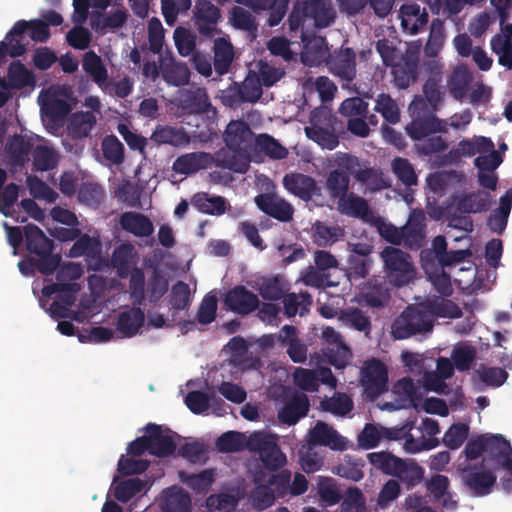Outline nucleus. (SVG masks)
<instances>
[{
	"instance_id": "23",
	"label": "nucleus",
	"mask_w": 512,
	"mask_h": 512,
	"mask_svg": "<svg viewBox=\"0 0 512 512\" xmlns=\"http://www.w3.org/2000/svg\"><path fill=\"white\" fill-rule=\"evenodd\" d=\"M184 401L189 410L197 415L202 414L214 405H217L214 408L216 415L221 416L226 413L223 400L216 397L215 394L210 396L202 391L193 390L187 393Z\"/></svg>"
},
{
	"instance_id": "16",
	"label": "nucleus",
	"mask_w": 512,
	"mask_h": 512,
	"mask_svg": "<svg viewBox=\"0 0 512 512\" xmlns=\"http://www.w3.org/2000/svg\"><path fill=\"white\" fill-rule=\"evenodd\" d=\"M309 444L312 446H325L335 451L347 449V441L333 427L323 421L316 422L309 432Z\"/></svg>"
},
{
	"instance_id": "29",
	"label": "nucleus",
	"mask_w": 512,
	"mask_h": 512,
	"mask_svg": "<svg viewBox=\"0 0 512 512\" xmlns=\"http://www.w3.org/2000/svg\"><path fill=\"white\" fill-rule=\"evenodd\" d=\"M120 225L125 231L137 237H148L154 232L152 221L146 215L137 212L123 213Z\"/></svg>"
},
{
	"instance_id": "53",
	"label": "nucleus",
	"mask_w": 512,
	"mask_h": 512,
	"mask_svg": "<svg viewBox=\"0 0 512 512\" xmlns=\"http://www.w3.org/2000/svg\"><path fill=\"white\" fill-rule=\"evenodd\" d=\"M146 487V481L140 478H130L119 482L114 488V497L122 503L141 493Z\"/></svg>"
},
{
	"instance_id": "62",
	"label": "nucleus",
	"mask_w": 512,
	"mask_h": 512,
	"mask_svg": "<svg viewBox=\"0 0 512 512\" xmlns=\"http://www.w3.org/2000/svg\"><path fill=\"white\" fill-rule=\"evenodd\" d=\"M190 287L183 281H177L171 288L169 303L174 310H184L190 304Z\"/></svg>"
},
{
	"instance_id": "49",
	"label": "nucleus",
	"mask_w": 512,
	"mask_h": 512,
	"mask_svg": "<svg viewBox=\"0 0 512 512\" xmlns=\"http://www.w3.org/2000/svg\"><path fill=\"white\" fill-rule=\"evenodd\" d=\"M33 166L36 171H49L58 164L56 151L48 146L37 145L32 150Z\"/></svg>"
},
{
	"instance_id": "26",
	"label": "nucleus",
	"mask_w": 512,
	"mask_h": 512,
	"mask_svg": "<svg viewBox=\"0 0 512 512\" xmlns=\"http://www.w3.org/2000/svg\"><path fill=\"white\" fill-rule=\"evenodd\" d=\"M399 13L403 29L411 34L418 33L428 23L426 9L416 3L402 5Z\"/></svg>"
},
{
	"instance_id": "55",
	"label": "nucleus",
	"mask_w": 512,
	"mask_h": 512,
	"mask_svg": "<svg viewBox=\"0 0 512 512\" xmlns=\"http://www.w3.org/2000/svg\"><path fill=\"white\" fill-rule=\"evenodd\" d=\"M101 148L104 158L110 163L119 165L124 161V146L115 135L105 136Z\"/></svg>"
},
{
	"instance_id": "57",
	"label": "nucleus",
	"mask_w": 512,
	"mask_h": 512,
	"mask_svg": "<svg viewBox=\"0 0 512 512\" xmlns=\"http://www.w3.org/2000/svg\"><path fill=\"white\" fill-rule=\"evenodd\" d=\"M341 512H367L366 499L358 487H349L340 505Z\"/></svg>"
},
{
	"instance_id": "42",
	"label": "nucleus",
	"mask_w": 512,
	"mask_h": 512,
	"mask_svg": "<svg viewBox=\"0 0 512 512\" xmlns=\"http://www.w3.org/2000/svg\"><path fill=\"white\" fill-rule=\"evenodd\" d=\"M344 236V231L339 226H328L317 221L312 226L313 242L320 247H327Z\"/></svg>"
},
{
	"instance_id": "18",
	"label": "nucleus",
	"mask_w": 512,
	"mask_h": 512,
	"mask_svg": "<svg viewBox=\"0 0 512 512\" xmlns=\"http://www.w3.org/2000/svg\"><path fill=\"white\" fill-rule=\"evenodd\" d=\"M33 144L29 138L19 134L11 136L5 145V157L12 168H23L30 160Z\"/></svg>"
},
{
	"instance_id": "44",
	"label": "nucleus",
	"mask_w": 512,
	"mask_h": 512,
	"mask_svg": "<svg viewBox=\"0 0 512 512\" xmlns=\"http://www.w3.org/2000/svg\"><path fill=\"white\" fill-rule=\"evenodd\" d=\"M374 111L381 114L388 124L400 121V109L396 101L387 93H380L375 99Z\"/></svg>"
},
{
	"instance_id": "50",
	"label": "nucleus",
	"mask_w": 512,
	"mask_h": 512,
	"mask_svg": "<svg viewBox=\"0 0 512 512\" xmlns=\"http://www.w3.org/2000/svg\"><path fill=\"white\" fill-rule=\"evenodd\" d=\"M367 458L376 469L393 477L402 459L385 451L369 453Z\"/></svg>"
},
{
	"instance_id": "39",
	"label": "nucleus",
	"mask_w": 512,
	"mask_h": 512,
	"mask_svg": "<svg viewBox=\"0 0 512 512\" xmlns=\"http://www.w3.org/2000/svg\"><path fill=\"white\" fill-rule=\"evenodd\" d=\"M259 294L265 300L277 301L284 297L289 290V284L283 277L277 275L264 278L259 283Z\"/></svg>"
},
{
	"instance_id": "54",
	"label": "nucleus",
	"mask_w": 512,
	"mask_h": 512,
	"mask_svg": "<svg viewBox=\"0 0 512 512\" xmlns=\"http://www.w3.org/2000/svg\"><path fill=\"white\" fill-rule=\"evenodd\" d=\"M392 172L398 178V180L405 185L410 187L417 184V175L415 173L413 165L408 159L402 157H395L391 163Z\"/></svg>"
},
{
	"instance_id": "2",
	"label": "nucleus",
	"mask_w": 512,
	"mask_h": 512,
	"mask_svg": "<svg viewBox=\"0 0 512 512\" xmlns=\"http://www.w3.org/2000/svg\"><path fill=\"white\" fill-rule=\"evenodd\" d=\"M409 112L411 121L406 125L405 130L413 141L432 134L448 132V122L438 118L437 111L427 109L423 103L411 102Z\"/></svg>"
},
{
	"instance_id": "45",
	"label": "nucleus",
	"mask_w": 512,
	"mask_h": 512,
	"mask_svg": "<svg viewBox=\"0 0 512 512\" xmlns=\"http://www.w3.org/2000/svg\"><path fill=\"white\" fill-rule=\"evenodd\" d=\"M82 67L99 86L106 82L108 78L107 69L103 64L101 57L94 51L91 50L85 53L82 61Z\"/></svg>"
},
{
	"instance_id": "3",
	"label": "nucleus",
	"mask_w": 512,
	"mask_h": 512,
	"mask_svg": "<svg viewBox=\"0 0 512 512\" xmlns=\"http://www.w3.org/2000/svg\"><path fill=\"white\" fill-rule=\"evenodd\" d=\"M384 262V271L389 283L395 287H402L415 278V269L411 256L395 247H386L381 252Z\"/></svg>"
},
{
	"instance_id": "33",
	"label": "nucleus",
	"mask_w": 512,
	"mask_h": 512,
	"mask_svg": "<svg viewBox=\"0 0 512 512\" xmlns=\"http://www.w3.org/2000/svg\"><path fill=\"white\" fill-rule=\"evenodd\" d=\"M191 204L203 214L219 216L226 212L228 203L222 196H210L206 192H199L193 195Z\"/></svg>"
},
{
	"instance_id": "51",
	"label": "nucleus",
	"mask_w": 512,
	"mask_h": 512,
	"mask_svg": "<svg viewBox=\"0 0 512 512\" xmlns=\"http://www.w3.org/2000/svg\"><path fill=\"white\" fill-rule=\"evenodd\" d=\"M256 149L272 159H284L288 150L268 134H259L255 139Z\"/></svg>"
},
{
	"instance_id": "5",
	"label": "nucleus",
	"mask_w": 512,
	"mask_h": 512,
	"mask_svg": "<svg viewBox=\"0 0 512 512\" xmlns=\"http://www.w3.org/2000/svg\"><path fill=\"white\" fill-rule=\"evenodd\" d=\"M432 328V321L426 312L409 306L393 322L392 336L403 340L418 333L429 332Z\"/></svg>"
},
{
	"instance_id": "60",
	"label": "nucleus",
	"mask_w": 512,
	"mask_h": 512,
	"mask_svg": "<svg viewBox=\"0 0 512 512\" xmlns=\"http://www.w3.org/2000/svg\"><path fill=\"white\" fill-rule=\"evenodd\" d=\"M173 170L176 173L189 175L203 168V157L201 154L189 153L179 156L173 163Z\"/></svg>"
},
{
	"instance_id": "52",
	"label": "nucleus",
	"mask_w": 512,
	"mask_h": 512,
	"mask_svg": "<svg viewBox=\"0 0 512 512\" xmlns=\"http://www.w3.org/2000/svg\"><path fill=\"white\" fill-rule=\"evenodd\" d=\"M321 408L337 416H345L353 409L352 399L345 393H336L321 401Z\"/></svg>"
},
{
	"instance_id": "17",
	"label": "nucleus",
	"mask_w": 512,
	"mask_h": 512,
	"mask_svg": "<svg viewBox=\"0 0 512 512\" xmlns=\"http://www.w3.org/2000/svg\"><path fill=\"white\" fill-rule=\"evenodd\" d=\"M255 203L262 212L280 222H289L293 218L294 208L283 198L268 193L259 194L255 197Z\"/></svg>"
},
{
	"instance_id": "10",
	"label": "nucleus",
	"mask_w": 512,
	"mask_h": 512,
	"mask_svg": "<svg viewBox=\"0 0 512 512\" xmlns=\"http://www.w3.org/2000/svg\"><path fill=\"white\" fill-rule=\"evenodd\" d=\"M284 188L292 195L304 202H309L313 197L322 195V189L317 181L303 173H288L283 177Z\"/></svg>"
},
{
	"instance_id": "27",
	"label": "nucleus",
	"mask_w": 512,
	"mask_h": 512,
	"mask_svg": "<svg viewBox=\"0 0 512 512\" xmlns=\"http://www.w3.org/2000/svg\"><path fill=\"white\" fill-rule=\"evenodd\" d=\"M491 207V195L489 192H471L458 198L456 209L463 214H476L486 212Z\"/></svg>"
},
{
	"instance_id": "6",
	"label": "nucleus",
	"mask_w": 512,
	"mask_h": 512,
	"mask_svg": "<svg viewBox=\"0 0 512 512\" xmlns=\"http://www.w3.org/2000/svg\"><path fill=\"white\" fill-rule=\"evenodd\" d=\"M247 448L259 454L267 470L276 471L286 464V456L277 443L262 433L252 434L247 440Z\"/></svg>"
},
{
	"instance_id": "61",
	"label": "nucleus",
	"mask_w": 512,
	"mask_h": 512,
	"mask_svg": "<svg viewBox=\"0 0 512 512\" xmlns=\"http://www.w3.org/2000/svg\"><path fill=\"white\" fill-rule=\"evenodd\" d=\"M239 86L246 97L247 103H256L259 101L263 94L261 82L258 74L254 71H249L245 79L239 82Z\"/></svg>"
},
{
	"instance_id": "63",
	"label": "nucleus",
	"mask_w": 512,
	"mask_h": 512,
	"mask_svg": "<svg viewBox=\"0 0 512 512\" xmlns=\"http://www.w3.org/2000/svg\"><path fill=\"white\" fill-rule=\"evenodd\" d=\"M206 506L210 512H233L237 499L228 493L212 494L206 499Z\"/></svg>"
},
{
	"instance_id": "32",
	"label": "nucleus",
	"mask_w": 512,
	"mask_h": 512,
	"mask_svg": "<svg viewBox=\"0 0 512 512\" xmlns=\"http://www.w3.org/2000/svg\"><path fill=\"white\" fill-rule=\"evenodd\" d=\"M213 50V66L215 72L222 76L229 72L234 59V48L229 40L219 37L214 41Z\"/></svg>"
},
{
	"instance_id": "46",
	"label": "nucleus",
	"mask_w": 512,
	"mask_h": 512,
	"mask_svg": "<svg viewBox=\"0 0 512 512\" xmlns=\"http://www.w3.org/2000/svg\"><path fill=\"white\" fill-rule=\"evenodd\" d=\"M448 149V142L441 135L432 134L417 140L414 150L418 156H432L445 152Z\"/></svg>"
},
{
	"instance_id": "13",
	"label": "nucleus",
	"mask_w": 512,
	"mask_h": 512,
	"mask_svg": "<svg viewBox=\"0 0 512 512\" xmlns=\"http://www.w3.org/2000/svg\"><path fill=\"white\" fill-rule=\"evenodd\" d=\"M462 481L473 496L482 497L491 493L497 477L491 470H480L477 466H470L463 470Z\"/></svg>"
},
{
	"instance_id": "34",
	"label": "nucleus",
	"mask_w": 512,
	"mask_h": 512,
	"mask_svg": "<svg viewBox=\"0 0 512 512\" xmlns=\"http://www.w3.org/2000/svg\"><path fill=\"white\" fill-rule=\"evenodd\" d=\"M96 122V116L91 111L75 112L68 123L69 135L73 139L86 138L96 125Z\"/></svg>"
},
{
	"instance_id": "24",
	"label": "nucleus",
	"mask_w": 512,
	"mask_h": 512,
	"mask_svg": "<svg viewBox=\"0 0 512 512\" xmlns=\"http://www.w3.org/2000/svg\"><path fill=\"white\" fill-rule=\"evenodd\" d=\"M160 72L162 79L169 85L182 87L189 83L191 72L184 62H178L174 58L161 61Z\"/></svg>"
},
{
	"instance_id": "30",
	"label": "nucleus",
	"mask_w": 512,
	"mask_h": 512,
	"mask_svg": "<svg viewBox=\"0 0 512 512\" xmlns=\"http://www.w3.org/2000/svg\"><path fill=\"white\" fill-rule=\"evenodd\" d=\"M145 314L140 307H132L119 313L116 327L125 337H132L143 326Z\"/></svg>"
},
{
	"instance_id": "38",
	"label": "nucleus",
	"mask_w": 512,
	"mask_h": 512,
	"mask_svg": "<svg viewBox=\"0 0 512 512\" xmlns=\"http://www.w3.org/2000/svg\"><path fill=\"white\" fill-rule=\"evenodd\" d=\"M350 175L342 169H334L329 172L326 178V189L333 199H341L349 193Z\"/></svg>"
},
{
	"instance_id": "28",
	"label": "nucleus",
	"mask_w": 512,
	"mask_h": 512,
	"mask_svg": "<svg viewBox=\"0 0 512 512\" xmlns=\"http://www.w3.org/2000/svg\"><path fill=\"white\" fill-rule=\"evenodd\" d=\"M253 132L242 120L231 121L224 132L226 146L243 149L252 141Z\"/></svg>"
},
{
	"instance_id": "31",
	"label": "nucleus",
	"mask_w": 512,
	"mask_h": 512,
	"mask_svg": "<svg viewBox=\"0 0 512 512\" xmlns=\"http://www.w3.org/2000/svg\"><path fill=\"white\" fill-rule=\"evenodd\" d=\"M163 512H191V497L181 487L172 486L165 490Z\"/></svg>"
},
{
	"instance_id": "22",
	"label": "nucleus",
	"mask_w": 512,
	"mask_h": 512,
	"mask_svg": "<svg viewBox=\"0 0 512 512\" xmlns=\"http://www.w3.org/2000/svg\"><path fill=\"white\" fill-rule=\"evenodd\" d=\"M302 4L307 18L313 20L317 28L328 27L336 18V13L328 0H303Z\"/></svg>"
},
{
	"instance_id": "8",
	"label": "nucleus",
	"mask_w": 512,
	"mask_h": 512,
	"mask_svg": "<svg viewBox=\"0 0 512 512\" xmlns=\"http://www.w3.org/2000/svg\"><path fill=\"white\" fill-rule=\"evenodd\" d=\"M327 67L343 86L350 84L357 74L355 51L349 47L334 51L327 60Z\"/></svg>"
},
{
	"instance_id": "37",
	"label": "nucleus",
	"mask_w": 512,
	"mask_h": 512,
	"mask_svg": "<svg viewBox=\"0 0 512 512\" xmlns=\"http://www.w3.org/2000/svg\"><path fill=\"white\" fill-rule=\"evenodd\" d=\"M151 139L158 144H169L172 146H184L190 142V137L183 129L170 126H158Z\"/></svg>"
},
{
	"instance_id": "19",
	"label": "nucleus",
	"mask_w": 512,
	"mask_h": 512,
	"mask_svg": "<svg viewBox=\"0 0 512 512\" xmlns=\"http://www.w3.org/2000/svg\"><path fill=\"white\" fill-rule=\"evenodd\" d=\"M309 407L310 403L307 395L302 392H294L278 411V419L283 424L295 425L307 415Z\"/></svg>"
},
{
	"instance_id": "20",
	"label": "nucleus",
	"mask_w": 512,
	"mask_h": 512,
	"mask_svg": "<svg viewBox=\"0 0 512 512\" xmlns=\"http://www.w3.org/2000/svg\"><path fill=\"white\" fill-rule=\"evenodd\" d=\"M216 166L237 173H245L249 167V160L243 149L226 146L215 153Z\"/></svg>"
},
{
	"instance_id": "48",
	"label": "nucleus",
	"mask_w": 512,
	"mask_h": 512,
	"mask_svg": "<svg viewBox=\"0 0 512 512\" xmlns=\"http://www.w3.org/2000/svg\"><path fill=\"white\" fill-rule=\"evenodd\" d=\"M340 320L346 326L368 335L371 331V320L362 310L348 308L341 311Z\"/></svg>"
},
{
	"instance_id": "36",
	"label": "nucleus",
	"mask_w": 512,
	"mask_h": 512,
	"mask_svg": "<svg viewBox=\"0 0 512 512\" xmlns=\"http://www.w3.org/2000/svg\"><path fill=\"white\" fill-rule=\"evenodd\" d=\"M338 210L347 216L365 219L370 214L368 202L353 192L338 200Z\"/></svg>"
},
{
	"instance_id": "43",
	"label": "nucleus",
	"mask_w": 512,
	"mask_h": 512,
	"mask_svg": "<svg viewBox=\"0 0 512 512\" xmlns=\"http://www.w3.org/2000/svg\"><path fill=\"white\" fill-rule=\"evenodd\" d=\"M7 78L13 89H22L28 86H34L35 76L32 71L19 60L13 61L8 67Z\"/></svg>"
},
{
	"instance_id": "25",
	"label": "nucleus",
	"mask_w": 512,
	"mask_h": 512,
	"mask_svg": "<svg viewBox=\"0 0 512 512\" xmlns=\"http://www.w3.org/2000/svg\"><path fill=\"white\" fill-rule=\"evenodd\" d=\"M136 258L137 252L130 243H123L115 248L111 263L120 278L129 277L130 272L136 267Z\"/></svg>"
},
{
	"instance_id": "56",
	"label": "nucleus",
	"mask_w": 512,
	"mask_h": 512,
	"mask_svg": "<svg viewBox=\"0 0 512 512\" xmlns=\"http://www.w3.org/2000/svg\"><path fill=\"white\" fill-rule=\"evenodd\" d=\"M229 21L235 29L249 33L257 31L255 17L242 7L234 6L229 12Z\"/></svg>"
},
{
	"instance_id": "41",
	"label": "nucleus",
	"mask_w": 512,
	"mask_h": 512,
	"mask_svg": "<svg viewBox=\"0 0 512 512\" xmlns=\"http://www.w3.org/2000/svg\"><path fill=\"white\" fill-rule=\"evenodd\" d=\"M485 453L491 460L500 462L512 455V446L501 434L485 435Z\"/></svg>"
},
{
	"instance_id": "59",
	"label": "nucleus",
	"mask_w": 512,
	"mask_h": 512,
	"mask_svg": "<svg viewBox=\"0 0 512 512\" xmlns=\"http://www.w3.org/2000/svg\"><path fill=\"white\" fill-rule=\"evenodd\" d=\"M129 293L134 305H142L145 300V274L135 267L129 274Z\"/></svg>"
},
{
	"instance_id": "64",
	"label": "nucleus",
	"mask_w": 512,
	"mask_h": 512,
	"mask_svg": "<svg viewBox=\"0 0 512 512\" xmlns=\"http://www.w3.org/2000/svg\"><path fill=\"white\" fill-rule=\"evenodd\" d=\"M252 506L259 510H265L275 501V493L269 485H257L250 494Z\"/></svg>"
},
{
	"instance_id": "7",
	"label": "nucleus",
	"mask_w": 512,
	"mask_h": 512,
	"mask_svg": "<svg viewBox=\"0 0 512 512\" xmlns=\"http://www.w3.org/2000/svg\"><path fill=\"white\" fill-rule=\"evenodd\" d=\"M362 386L368 398L374 400L388 390V370L379 359L368 360L362 369Z\"/></svg>"
},
{
	"instance_id": "47",
	"label": "nucleus",
	"mask_w": 512,
	"mask_h": 512,
	"mask_svg": "<svg viewBox=\"0 0 512 512\" xmlns=\"http://www.w3.org/2000/svg\"><path fill=\"white\" fill-rule=\"evenodd\" d=\"M79 286L76 283H51L42 289L43 296L50 297L53 294L60 293L56 301L70 308L75 303V295Z\"/></svg>"
},
{
	"instance_id": "40",
	"label": "nucleus",
	"mask_w": 512,
	"mask_h": 512,
	"mask_svg": "<svg viewBox=\"0 0 512 512\" xmlns=\"http://www.w3.org/2000/svg\"><path fill=\"white\" fill-rule=\"evenodd\" d=\"M439 80L434 77L428 78L423 85V96H415L412 102L423 103L427 109L438 111L442 104V94Z\"/></svg>"
},
{
	"instance_id": "21",
	"label": "nucleus",
	"mask_w": 512,
	"mask_h": 512,
	"mask_svg": "<svg viewBox=\"0 0 512 512\" xmlns=\"http://www.w3.org/2000/svg\"><path fill=\"white\" fill-rule=\"evenodd\" d=\"M422 430L430 436L429 439L424 437L415 439L411 434L405 441L404 448L409 453H418L424 450H431L439 445V440L434 436L440 432L439 424L436 420L425 418L422 421Z\"/></svg>"
},
{
	"instance_id": "9",
	"label": "nucleus",
	"mask_w": 512,
	"mask_h": 512,
	"mask_svg": "<svg viewBox=\"0 0 512 512\" xmlns=\"http://www.w3.org/2000/svg\"><path fill=\"white\" fill-rule=\"evenodd\" d=\"M177 106L185 114H209L216 115L217 111L210 102L205 88L184 89L178 93Z\"/></svg>"
},
{
	"instance_id": "14",
	"label": "nucleus",
	"mask_w": 512,
	"mask_h": 512,
	"mask_svg": "<svg viewBox=\"0 0 512 512\" xmlns=\"http://www.w3.org/2000/svg\"><path fill=\"white\" fill-rule=\"evenodd\" d=\"M322 339L327 344L323 351L329 363L338 369L345 367L351 352L341 335L334 328L326 327L322 331Z\"/></svg>"
},
{
	"instance_id": "15",
	"label": "nucleus",
	"mask_w": 512,
	"mask_h": 512,
	"mask_svg": "<svg viewBox=\"0 0 512 512\" xmlns=\"http://www.w3.org/2000/svg\"><path fill=\"white\" fill-rule=\"evenodd\" d=\"M225 306L239 315H247L259 307V299L256 294L242 285L230 289L224 297Z\"/></svg>"
},
{
	"instance_id": "58",
	"label": "nucleus",
	"mask_w": 512,
	"mask_h": 512,
	"mask_svg": "<svg viewBox=\"0 0 512 512\" xmlns=\"http://www.w3.org/2000/svg\"><path fill=\"white\" fill-rule=\"evenodd\" d=\"M247 446L245 436L237 431H227L216 441V447L220 452H238Z\"/></svg>"
},
{
	"instance_id": "1",
	"label": "nucleus",
	"mask_w": 512,
	"mask_h": 512,
	"mask_svg": "<svg viewBox=\"0 0 512 512\" xmlns=\"http://www.w3.org/2000/svg\"><path fill=\"white\" fill-rule=\"evenodd\" d=\"M24 235L27 251L36 257V269L45 276L53 274L61 261L60 255L53 254V240L34 224L24 226Z\"/></svg>"
},
{
	"instance_id": "11",
	"label": "nucleus",
	"mask_w": 512,
	"mask_h": 512,
	"mask_svg": "<svg viewBox=\"0 0 512 512\" xmlns=\"http://www.w3.org/2000/svg\"><path fill=\"white\" fill-rule=\"evenodd\" d=\"M145 432L149 442L150 455L163 458L175 452L174 433L170 429H163L161 425L148 423L145 426Z\"/></svg>"
},
{
	"instance_id": "4",
	"label": "nucleus",
	"mask_w": 512,
	"mask_h": 512,
	"mask_svg": "<svg viewBox=\"0 0 512 512\" xmlns=\"http://www.w3.org/2000/svg\"><path fill=\"white\" fill-rule=\"evenodd\" d=\"M393 235H386V239L394 244H403L411 250L420 249L426 239V217L422 210H413L407 223L398 230L390 227Z\"/></svg>"
},
{
	"instance_id": "12",
	"label": "nucleus",
	"mask_w": 512,
	"mask_h": 512,
	"mask_svg": "<svg viewBox=\"0 0 512 512\" xmlns=\"http://www.w3.org/2000/svg\"><path fill=\"white\" fill-rule=\"evenodd\" d=\"M390 66L394 85L398 89H407L418 78L419 56L408 51Z\"/></svg>"
},
{
	"instance_id": "35",
	"label": "nucleus",
	"mask_w": 512,
	"mask_h": 512,
	"mask_svg": "<svg viewBox=\"0 0 512 512\" xmlns=\"http://www.w3.org/2000/svg\"><path fill=\"white\" fill-rule=\"evenodd\" d=\"M425 470L415 459H401V462L395 473L398 478L408 489L414 488L424 479Z\"/></svg>"
}]
</instances>
